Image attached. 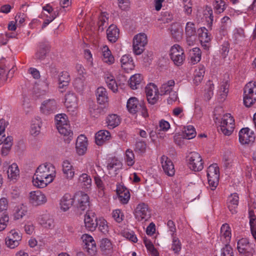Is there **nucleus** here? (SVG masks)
I'll return each mask as SVG.
<instances>
[{"label":"nucleus","instance_id":"nucleus-3","mask_svg":"<svg viewBox=\"0 0 256 256\" xmlns=\"http://www.w3.org/2000/svg\"><path fill=\"white\" fill-rule=\"evenodd\" d=\"M244 104L246 107H250L256 101V82H250L244 90Z\"/></svg>","mask_w":256,"mask_h":256},{"label":"nucleus","instance_id":"nucleus-52","mask_svg":"<svg viewBox=\"0 0 256 256\" xmlns=\"http://www.w3.org/2000/svg\"><path fill=\"white\" fill-rule=\"evenodd\" d=\"M170 31L172 38L176 40L179 41L182 39V32L180 28H174V26L172 25Z\"/></svg>","mask_w":256,"mask_h":256},{"label":"nucleus","instance_id":"nucleus-29","mask_svg":"<svg viewBox=\"0 0 256 256\" xmlns=\"http://www.w3.org/2000/svg\"><path fill=\"white\" fill-rule=\"evenodd\" d=\"M106 35L110 42H115L119 37V30L116 25L111 24L107 29Z\"/></svg>","mask_w":256,"mask_h":256},{"label":"nucleus","instance_id":"nucleus-20","mask_svg":"<svg viewBox=\"0 0 256 256\" xmlns=\"http://www.w3.org/2000/svg\"><path fill=\"white\" fill-rule=\"evenodd\" d=\"M87 146L86 138L82 134L78 136L76 143V148L78 155L82 156L85 154L87 150Z\"/></svg>","mask_w":256,"mask_h":256},{"label":"nucleus","instance_id":"nucleus-27","mask_svg":"<svg viewBox=\"0 0 256 256\" xmlns=\"http://www.w3.org/2000/svg\"><path fill=\"white\" fill-rule=\"evenodd\" d=\"M96 100L100 104H105L108 102V96L106 89L100 86L97 88L96 92Z\"/></svg>","mask_w":256,"mask_h":256},{"label":"nucleus","instance_id":"nucleus-58","mask_svg":"<svg viewBox=\"0 0 256 256\" xmlns=\"http://www.w3.org/2000/svg\"><path fill=\"white\" fill-rule=\"evenodd\" d=\"M220 256H234L232 247L228 244L221 249Z\"/></svg>","mask_w":256,"mask_h":256},{"label":"nucleus","instance_id":"nucleus-7","mask_svg":"<svg viewBox=\"0 0 256 256\" xmlns=\"http://www.w3.org/2000/svg\"><path fill=\"white\" fill-rule=\"evenodd\" d=\"M170 56L174 64L177 66L182 64L186 58L184 50L178 44H174L172 46Z\"/></svg>","mask_w":256,"mask_h":256},{"label":"nucleus","instance_id":"nucleus-22","mask_svg":"<svg viewBox=\"0 0 256 256\" xmlns=\"http://www.w3.org/2000/svg\"><path fill=\"white\" fill-rule=\"evenodd\" d=\"M116 193L122 203L126 204L128 202L130 198V194L128 190L124 186L117 185Z\"/></svg>","mask_w":256,"mask_h":256},{"label":"nucleus","instance_id":"nucleus-25","mask_svg":"<svg viewBox=\"0 0 256 256\" xmlns=\"http://www.w3.org/2000/svg\"><path fill=\"white\" fill-rule=\"evenodd\" d=\"M142 101L140 102L136 97L130 98L126 104V107L128 112L131 114H136L138 112V109L141 108V104Z\"/></svg>","mask_w":256,"mask_h":256},{"label":"nucleus","instance_id":"nucleus-50","mask_svg":"<svg viewBox=\"0 0 256 256\" xmlns=\"http://www.w3.org/2000/svg\"><path fill=\"white\" fill-rule=\"evenodd\" d=\"M122 164L118 160L114 159L109 162L107 166V168L109 171L114 170L115 172L121 168Z\"/></svg>","mask_w":256,"mask_h":256},{"label":"nucleus","instance_id":"nucleus-4","mask_svg":"<svg viewBox=\"0 0 256 256\" xmlns=\"http://www.w3.org/2000/svg\"><path fill=\"white\" fill-rule=\"evenodd\" d=\"M188 165L189 168L194 171L200 172L204 168V162L200 155L197 152L189 153L186 156Z\"/></svg>","mask_w":256,"mask_h":256},{"label":"nucleus","instance_id":"nucleus-53","mask_svg":"<svg viewBox=\"0 0 256 256\" xmlns=\"http://www.w3.org/2000/svg\"><path fill=\"white\" fill-rule=\"evenodd\" d=\"M126 162L128 166H132L134 163V155L130 149H128L126 152Z\"/></svg>","mask_w":256,"mask_h":256},{"label":"nucleus","instance_id":"nucleus-57","mask_svg":"<svg viewBox=\"0 0 256 256\" xmlns=\"http://www.w3.org/2000/svg\"><path fill=\"white\" fill-rule=\"evenodd\" d=\"M100 248L102 251L110 250L112 248V244L108 238H102L100 241Z\"/></svg>","mask_w":256,"mask_h":256},{"label":"nucleus","instance_id":"nucleus-37","mask_svg":"<svg viewBox=\"0 0 256 256\" xmlns=\"http://www.w3.org/2000/svg\"><path fill=\"white\" fill-rule=\"evenodd\" d=\"M205 73V68L204 66H200L198 69L196 70L194 74V83L198 85L202 80Z\"/></svg>","mask_w":256,"mask_h":256},{"label":"nucleus","instance_id":"nucleus-15","mask_svg":"<svg viewBox=\"0 0 256 256\" xmlns=\"http://www.w3.org/2000/svg\"><path fill=\"white\" fill-rule=\"evenodd\" d=\"M255 140L254 133L248 128H246L240 130L239 132V141L242 144H248L253 142Z\"/></svg>","mask_w":256,"mask_h":256},{"label":"nucleus","instance_id":"nucleus-18","mask_svg":"<svg viewBox=\"0 0 256 256\" xmlns=\"http://www.w3.org/2000/svg\"><path fill=\"white\" fill-rule=\"evenodd\" d=\"M160 162L164 173L170 176L174 175L175 170L173 162L168 156L163 155L160 158Z\"/></svg>","mask_w":256,"mask_h":256},{"label":"nucleus","instance_id":"nucleus-10","mask_svg":"<svg viewBox=\"0 0 256 256\" xmlns=\"http://www.w3.org/2000/svg\"><path fill=\"white\" fill-rule=\"evenodd\" d=\"M74 197V201L76 202V206L78 210L84 211L89 206L90 198L86 194L82 192H78Z\"/></svg>","mask_w":256,"mask_h":256},{"label":"nucleus","instance_id":"nucleus-31","mask_svg":"<svg viewBox=\"0 0 256 256\" xmlns=\"http://www.w3.org/2000/svg\"><path fill=\"white\" fill-rule=\"evenodd\" d=\"M60 134L64 136V140L66 143H69L73 138V132L70 128L69 124L57 128Z\"/></svg>","mask_w":256,"mask_h":256},{"label":"nucleus","instance_id":"nucleus-43","mask_svg":"<svg viewBox=\"0 0 256 256\" xmlns=\"http://www.w3.org/2000/svg\"><path fill=\"white\" fill-rule=\"evenodd\" d=\"M196 132L194 128L192 126H188L184 128L183 132V136L184 138L190 140L194 138L196 136Z\"/></svg>","mask_w":256,"mask_h":256},{"label":"nucleus","instance_id":"nucleus-28","mask_svg":"<svg viewBox=\"0 0 256 256\" xmlns=\"http://www.w3.org/2000/svg\"><path fill=\"white\" fill-rule=\"evenodd\" d=\"M64 104L68 108H76L78 105V98L75 94L68 92L65 96Z\"/></svg>","mask_w":256,"mask_h":256},{"label":"nucleus","instance_id":"nucleus-14","mask_svg":"<svg viewBox=\"0 0 256 256\" xmlns=\"http://www.w3.org/2000/svg\"><path fill=\"white\" fill-rule=\"evenodd\" d=\"M46 201L47 198L46 196L40 190L31 192L30 194V202L34 206L43 204Z\"/></svg>","mask_w":256,"mask_h":256},{"label":"nucleus","instance_id":"nucleus-49","mask_svg":"<svg viewBox=\"0 0 256 256\" xmlns=\"http://www.w3.org/2000/svg\"><path fill=\"white\" fill-rule=\"evenodd\" d=\"M86 78L84 76L76 78L74 82V88L78 91H81L84 89L85 85Z\"/></svg>","mask_w":256,"mask_h":256},{"label":"nucleus","instance_id":"nucleus-55","mask_svg":"<svg viewBox=\"0 0 256 256\" xmlns=\"http://www.w3.org/2000/svg\"><path fill=\"white\" fill-rule=\"evenodd\" d=\"M198 32H200V30H198ZM200 32H198V35L201 43L208 42L210 40V38L207 32L208 30L205 28H204V30L201 28Z\"/></svg>","mask_w":256,"mask_h":256},{"label":"nucleus","instance_id":"nucleus-42","mask_svg":"<svg viewBox=\"0 0 256 256\" xmlns=\"http://www.w3.org/2000/svg\"><path fill=\"white\" fill-rule=\"evenodd\" d=\"M55 121L56 128L64 126L68 124V117L66 114H61L55 116Z\"/></svg>","mask_w":256,"mask_h":256},{"label":"nucleus","instance_id":"nucleus-59","mask_svg":"<svg viewBox=\"0 0 256 256\" xmlns=\"http://www.w3.org/2000/svg\"><path fill=\"white\" fill-rule=\"evenodd\" d=\"M112 214V218L117 222H121L124 220V214L119 209L114 210Z\"/></svg>","mask_w":256,"mask_h":256},{"label":"nucleus","instance_id":"nucleus-1","mask_svg":"<svg viewBox=\"0 0 256 256\" xmlns=\"http://www.w3.org/2000/svg\"><path fill=\"white\" fill-rule=\"evenodd\" d=\"M54 168L50 164H42L36 169L33 176V184L38 188H44L52 182L55 176Z\"/></svg>","mask_w":256,"mask_h":256},{"label":"nucleus","instance_id":"nucleus-26","mask_svg":"<svg viewBox=\"0 0 256 256\" xmlns=\"http://www.w3.org/2000/svg\"><path fill=\"white\" fill-rule=\"evenodd\" d=\"M121 66L127 72L134 69L135 66L132 58L128 54L124 55L121 59Z\"/></svg>","mask_w":256,"mask_h":256},{"label":"nucleus","instance_id":"nucleus-21","mask_svg":"<svg viewBox=\"0 0 256 256\" xmlns=\"http://www.w3.org/2000/svg\"><path fill=\"white\" fill-rule=\"evenodd\" d=\"M74 202V196L68 193L65 194L60 201L61 209L64 212L68 210L72 206Z\"/></svg>","mask_w":256,"mask_h":256},{"label":"nucleus","instance_id":"nucleus-16","mask_svg":"<svg viewBox=\"0 0 256 256\" xmlns=\"http://www.w3.org/2000/svg\"><path fill=\"white\" fill-rule=\"evenodd\" d=\"M84 222L86 228L90 231H94L98 226L97 218L94 212L92 211L86 212Z\"/></svg>","mask_w":256,"mask_h":256},{"label":"nucleus","instance_id":"nucleus-61","mask_svg":"<svg viewBox=\"0 0 256 256\" xmlns=\"http://www.w3.org/2000/svg\"><path fill=\"white\" fill-rule=\"evenodd\" d=\"M8 207V201L6 198H2L0 199V216L1 214H6Z\"/></svg>","mask_w":256,"mask_h":256},{"label":"nucleus","instance_id":"nucleus-33","mask_svg":"<svg viewBox=\"0 0 256 256\" xmlns=\"http://www.w3.org/2000/svg\"><path fill=\"white\" fill-rule=\"evenodd\" d=\"M70 80V78L69 73L66 71L62 72L59 76V88H63L68 86Z\"/></svg>","mask_w":256,"mask_h":256},{"label":"nucleus","instance_id":"nucleus-5","mask_svg":"<svg viewBox=\"0 0 256 256\" xmlns=\"http://www.w3.org/2000/svg\"><path fill=\"white\" fill-rule=\"evenodd\" d=\"M207 177L211 190H215L218 184L220 178L219 168L216 164H213L208 166L207 170Z\"/></svg>","mask_w":256,"mask_h":256},{"label":"nucleus","instance_id":"nucleus-54","mask_svg":"<svg viewBox=\"0 0 256 256\" xmlns=\"http://www.w3.org/2000/svg\"><path fill=\"white\" fill-rule=\"evenodd\" d=\"M185 32L186 36L196 35L194 24L190 22H187L185 28Z\"/></svg>","mask_w":256,"mask_h":256},{"label":"nucleus","instance_id":"nucleus-51","mask_svg":"<svg viewBox=\"0 0 256 256\" xmlns=\"http://www.w3.org/2000/svg\"><path fill=\"white\" fill-rule=\"evenodd\" d=\"M214 6V10L218 14L222 12L226 8V3L222 0H216Z\"/></svg>","mask_w":256,"mask_h":256},{"label":"nucleus","instance_id":"nucleus-17","mask_svg":"<svg viewBox=\"0 0 256 256\" xmlns=\"http://www.w3.org/2000/svg\"><path fill=\"white\" fill-rule=\"evenodd\" d=\"M57 109V104L54 99H49L43 102L40 106L41 112L46 115L54 113Z\"/></svg>","mask_w":256,"mask_h":256},{"label":"nucleus","instance_id":"nucleus-56","mask_svg":"<svg viewBox=\"0 0 256 256\" xmlns=\"http://www.w3.org/2000/svg\"><path fill=\"white\" fill-rule=\"evenodd\" d=\"M146 144L144 141H137L134 150L138 154H144L146 152Z\"/></svg>","mask_w":256,"mask_h":256},{"label":"nucleus","instance_id":"nucleus-19","mask_svg":"<svg viewBox=\"0 0 256 256\" xmlns=\"http://www.w3.org/2000/svg\"><path fill=\"white\" fill-rule=\"evenodd\" d=\"M50 50V46L48 42H40L38 49L35 54L36 58L40 60H44Z\"/></svg>","mask_w":256,"mask_h":256},{"label":"nucleus","instance_id":"nucleus-6","mask_svg":"<svg viewBox=\"0 0 256 256\" xmlns=\"http://www.w3.org/2000/svg\"><path fill=\"white\" fill-rule=\"evenodd\" d=\"M148 44L147 36L144 33H140L136 35L133 39V51L136 55L142 54L144 47Z\"/></svg>","mask_w":256,"mask_h":256},{"label":"nucleus","instance_id":"nucleus-41","mask_svg":"<svg viewBox=\"0 0 256 256\" xmlns=\"http://www.w3.org/2000/svg\"><path fill=\"white\" fill-rule=\"evenodd\" d=\"M105 80L109 88L114 92L118 90V85L114 76L110 74H108L104 77Z\"/></svg>","mask_w":256,"mask_h":256},{"label":"nucleus","instance_id":"nucleus-46","mask_svg":"<svg viewBox=\"0 0 256 256\" xmlns=\"http://www.w3.org/2000/svg\"><path fill=\"white\" fill-rule=\"evenodd\" d=\"M172 241L171 249L174 254H178L182 249L181 242L174 235L172 234Z\"/></svg>","mask_w":256,"mask_h":256},{"label":"nucleus","instance_id":"nucleus-38","mask_svg":"<svg viewBox=\"0 0 256 256\" xmlns=\"http://www.w3.org/2000/svg\"><path fill=\"white\" fill-rule=\"evenodd\" d=\"M27 208L23 204L16 206L14 208V220H20L27 214Z\"/></svg>","mask_w":256,"mask_h":256},{"label":"nucleus","instance_id":"nucleus-39","mask_svg":"<svg viewBox=\"0 0 256 256\" xmlns=\"http://www.w3.org/2000/svg\"><path fill=\"white\" fill-rule=\"evenodd\" d=\"M102 60L104 62L108 64L114 63V58L107 46H104L102 48Z\"/></svg>","mask_w":256,"mask_h":256},{"label":"nucleus","instance_id":"nucleus-35","mask_svg":"<svg viewBox=\"0 0 256 256\" xmlns=\"http://www.w3.org/2000/svg\"><path fill=\"white\" fill-rule=\"evenodd\" d=\"M62 170L68 179H72L74 174L72 166L68 160H65L62 164Z\"/></svg>","mask_w":256,"mask_h":256},{"label":"nucleus","instance_id":"nucleus-60","mask_svg":"<svg viewBox=\"0 0 256 256\" xmlns=\"http://www.w3.org/2000/svg\"><path fill=\"white\" fill-rule=\"evenodd\" d=\"M230 44L227 41H224L222 45L220 53L223 58H226L229 52Z\"/></svg>","mask_w":256,"mask_h":256},{"label":"nucleus","instance_id":"nucleus-47","mask_svg":"<svg viewBox=\"0 0 256 256\" xmlns=\"http://www.w3.org/2000/svg\"><path fill=\"white\" fill-rule=\"evenodd\" d=\"M144 242L147 250L154 256H158V252L156 249L154 248L152 243L148 240L146 236L143 238Z\"/></svg>","mask_w":256,"mask_h":256},{"label":"nucleus","instance_id":"nucleus-62","mask_svg":"<svg viewBox=\"0 0 256 256\" xmlns=\"http://www.w3.org/2000/svg\"><path fill=\"white\" fill-rule=\"evenodd\" d=\"M229 229L230 227L226 224H222V226L221 227V234H222L226 238H228L230 239V238L231 232Z\"/></svg>","mask_w":256,"mask_h":256},{"label":"nucleus","instance_id":"nucleus-44","mask_svg":"<svg viewBox=\"0 0 256 256\" xmlns=\"http://www.w3.org/2000/svg\"><path fill=\"white\" fill-rule=\"evenodd\" d=\"M7 173L8 178L16 179L19 174V170L17 164L14 163L10 166Z\"/></svg>","mask_w":256,"mask_h":256},{"label":"nucleus","instance_id":"nucleus-48","mask_svg":"<svg viewBox=\"0 0 256 256\" xmlns=\"http://www.w3.org/2000/svg\"><path fill=\"white\" fill-rule=\"evenodd\" d=\"M104 108L102 106H94L90 108V113L92 116L94 118H98L100 114L105 112Z\"/></svg>","mask_w":256,"mask_h":256},{"label":"nucleus","instance_id":"nucleus-34","mask_svg":"<svg viewBox=\"0 0 256 256\" xmlns=\"http://www.w3.org/2000/svg\"><path fill=\"white\" fill-rule=\"evenodd\" d=\"M201 54L200 50L197 47L190 50V62L192 64H194L200 60Z\"/></svg>","mask_w":256,"mask_h":256},{"label":"nucleus","instance_id":"nucleus-12","mask_svg":"<svg viewBox=\"0 0 256 256\" xmlns=\"http://www.w3.org/2000/svg\"><path fill=\"white\" fill-rule=\"evenodd\" d=\"M134 216L138 221L147 220L150 217L148 206L144 203L138 204L135 210Z\"/></svg>","mask_w":256,"mask_h":256},{"label":"nucleus","instance_id":"nucleus-30","mask_svg":"<svg viewBox=\"0 0 256 256\" xmlns=\"http://www.w3.org/2000/svg\"><path fill=\"white\" fill-rule=\"evenodd\" d=\"M110 138V134L108 131L106 130H100L96 134V143L97 145L101 146L105 142L109 140Z\"/></svg>","mask_w":256,"mask_h":256},{"label":"nucleus","instance_id":"nucleus-24","mask_svg":"<svg viewBox=\"0 0 256 256\" xmlns=\"http://www.w3.org/2000/svg\"><path fill=\"white\" fill-rule=\"evenodd\" d=\"M143 77L141 74H136L131 76L128 81V86L132 90H137L142 87Z\"/></svg>","mask_w":256,"mask_h":256},{"label":"nucleus","instance_id":"nucleus-45","mask_svg":"<svg viewBox=\"0 0 256 256\" xmlns=\"http://www.w3.org/2000/svg\"><path fill=\"white\" fill-rule=\"evenodd\" d=\"M78 182L82 186L88 188L90 187L92 184V179L86 174H82L79 178Z\"/></svg>","mask_w":256,"mask_h":256},{"label":"nucleus","instance_id":"nucleus-8","mask_svg":"<svg viewBox=\"0 0 256 256\" xmlns=\"http://www.w3.org/2000/svg\"><path fill=\"white\" fill-rule=\"evenodd\" d=\"M22 234L15 230H11L5 239L6 246L10 248H14L20 244L22 240Z\"/></svg>","mask_w":256,"mask_h":256},{"label":"nucleus","instance_id":"nucleus-9","mask_svg":"<svg viewBox=\"0 0 256 256\" xmlns=\"http://www.w3.org/2000/svg\"><path fill=\"white\" fill-rule=\"evenodd\" d=\"M253 246H254V244L250 243L246 238L240 240L237 243V249L238 252L245 254L246 256H254V250Z\"/></svg>","mask_w":256,"mask_h":256},{"label":"nucleus","instance_id":"nucleus-13","mask_svg":"<svg viewBox=\"0 0 256 256\" xmlns=\"http://www.w3.org/2000/svg\"><path fill=\"white\" fill-rule=\"evenodd\" d=\"M6 60L2 58L0 60V86L5 84L8 78V76L12 74L14 72L13 68L10 70V68L6 65Z\"/></svg>","mask_w":256,"mask_h":256},{"label":"nucleus","instance_id":"nucleus-2","mask_svg":"<svg viewBox=\"0 0 256 256\" xmlns=\"http://www.w3.org/2000/svg\"><path fill=\"white\" fill-rule=\"evenodd\" d=\"M222 112V108H216L214 112V120H221L220 124L218 128V131H220L225 136H230L234 128V120L230 114H226L221 118L218 112Z\"/></svg>","mask_w":256,"mask_h":256},{"label":"nucleus","instance_id":"nucleus-40","mask_svg":"<svg viewBox=\"0 0 256 256\" xmlns=\"http://www.w3.org/2000/svg\"><path fill=\"white\" fill-rule=\"evenodd\" d=\"M40 223L41 225L46 228L50 229L54 226V220L50 218L48 214H44L42 216Z\"/></svg>","mask_w":256,"mask_h":256},{"label":"nucleus","instance_id":"nucleus-32","mask_svg":"<svg viewBox=\"0 0 256 256\" xmlns=\"http://www.w3.org/2000/svg\"><path fill=\"white\" fill-rule=\"evenodd\" d=\"M175 82L173 80H169L166 82L164 83L160 88V95H167L170 94L173 90Z\"/></svg>","mask_w":256,"mask_h":256},{"label":"nucleus","instance_id":"nucleus-36","mask_svg":"<svg viewBox=\"0 0 256 256\" xmlns=\"http://www.w3.org/2000/svg\"><path fill=\"white\" fill-rule=\"evenodd\" d=\"M120 122L119 116L116 114H110L106 118V123L110 128H114L118 126Z\"/></svg>","mask_w":256,"mask_h":256},{"label":"nucleus","instance_id":"nucleus-64","mask_svg":"<svg viewBox=\"0 0 256 256\" xmlns=\"http://www.w3.org/2000/svg\"><path fill=\"white\" fill-rule=\"evenodd\" d=\"M124 236L129 240L131 242H136L138 241V238L134 234V232L132 231L131 232H124Z\"/></svg>","mask_w":256,"mask_h":256},{"label":"nucleus","instance_id":"nucleus-63","mask_svg":"<svg viewBox=\"0 0 256 256\" xmlns=\"http://www.w3.org/2000/svg\"><path fill=\"white\" fill-rule=\"evenodd\" d=\"M118 7L122 10H128L130 8V0H118Z\"/></svg>","mask_w":256,"mask_h":256},{"label":"nucleus","instance_id":"nucleus-23","mask_svg":"<svg viewBox=\"0 0 256 256\" xmlns=\"http://www.w3.org/2000/svg\"><path fill=\"white\" fill-rule=\"evenodd\" d=\"M239 197L237 193H234L228 197V207L232 214L237 212L238 205Z\"/></svg>","mask_w":256,"mask_h":256},{"label":"nucleus","instance_id":"nucleus-11","mask_svg":"<svg viewBox=\"0 0 256 256\" xmlns=\"http://www.w3.org/2000/svg\"><path fill=\"white\" fill-rule=\"evenodd\" d=\"M158 92L157 86L152 83L148 84L146 87V93L148 102L151 104H154L158 100Z\"/></svg>","mask_w":256,"mask_h":256}]
</instances>
